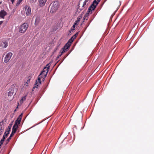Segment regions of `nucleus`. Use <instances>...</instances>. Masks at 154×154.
I'll return each mask as SVG.
<instances>
[{
  "mask_svg": "<svg viewBox=\"0 0 154 154\" xmlns=\"http://www.w3.org/2000/svg\"><path fill=\"white\" fill-rule=\"evenodd\" d=\"M75 25H73V26H72V28L74 29V28L75 27Z\"/></svg>",
  "mask_w": 154,
  "mask_h": 154,
  "instance_id": "obj_39",
  "label": "nucleus"
},
{
  "mask_svg": "<svg viewBox=\"0 0 154 154\" xmlns=\"http://www.w3.org/2000/svg\"><path fill=\"white\" fill-rule=\"evenodd\" d=\"M62 55V54L61 53H60V54L57 56V58H59L61 56V55Z\"/></svg>",
  "mask_w": 154,
  "mask_h": 154,
  "instance_id": "obj_32",
  "label": "nucleus"
},
{
  "mask_svg": "<svg viewBox=\"0 0 154 154\" xmlns=\"http://www.w3.org/2000/svg\"><path fill=\"white\" fill-rule=\"evenodd\" d=\"M82 1V0H80L79 2H81V1Z\"/></svg>",
  "mask_w": 154,
  "mask_h": 154,
  "instance_id": "obj_42",
  "label": "nucleus"
},
{
  "mask_svg": "<svg viewBox=\"0 0 154 154\" xmlns=\"http://www.w3.org/2000/svg\"><path fill=\"white\" fill-rule=\"evenodd\" d=\"M3 144V142L0 141V145H2Z\"/></svg>",
  "mask_w": 154,
  "mask_h": 154,
  "instance_id": "obj_36",
  "label": "nucleus"
},
{
  "mask_svg": "<svg viewBox=\"0 0 154 154\" xmlns=\"http://www.w3.org/2000/svg\"><path fill=\"white\" fill-rule=\"evenodd\" d=\"M26 96L25 95L22 97L21 99L20 100V103L21 104H22L23 102L26 99Z\"/></svg>",
  "mask_w": 154,
  "mask_h": 154,
  "instance_id": "obj_17",
  "label": "nucleus"
},
{
  "mask_svg": "<svg viewBox=\"0 0 154 154\" xmlns=\"http://www.w3.org/2000/svg\"><path fill=\"white\" fill-rule=\"evenodd\" d=\"M12 55L13 54L11 52H10L8 53L6 55L5 57V59L4 60V62L6 63L8 62L11 58Z\"/></svg>",
  "mask_w": 154,
  "mask_h": 154,
  "instance_id": "obj_6",
  "label": "nucleus"
},
{
  "mask_svg": "<svg viewBox=\"0 0 154 154\" xmlns=\"http://www.w3.org/2000/svg\"><path fill=\"white\" fill-rule=\"evenodd\" d=\"M62 49L63 50L61 53L63 54L64 52H65L66 50L63 48H62Z\"/></svg>",
  "mask_w": 154,
  "mask_h": 154,
  "instance_id": "obj_30",
  "label": "nucleus"
},
{
  "mask_svg": "<svg viewBox=\"0 0 154 154\" xmlns=\"http://www.w3.org/2000/svg\"><path fill=\"white\" fill-rule=\"evenodd\" d=\"M4 140L3 139H2L0 141L2 142H3L4 141Z\"/></svg>",
  "mask_w": 154,
  "mask_h": 154,
  "instance_id": "obj_38",
  "label": "nucleus"
},
{
  "mask_svg": "<svg viewBox=\"0 0 154 154\" xmlns=\"http://www.w3.org/2000/svg\"><path fill=\"white\" fill-rule=\"evenodd\" d=\"M2 3V1H0V5Z\"/></svg>",
  "mask_w": 154,
  "mask_h": 154,
  "instance_id": "obj_40",
  "label": "nucleus"
},
{
  "mask_svg": "<svg viewBox=\"0 0 154 154\" xmlns=\"http://www.w3.org/2000/svg\"><path fill=\"white\" fill-rule=\"evenodd\" d=\"M7 13L4 10H2L0 11V17L4 19L5 16L7 15Z\"/></svg>",
  "mask_w": 154,
  "mask_h": 154,
  "instance_id": "obj_11",
  "label": "nucleus"
},
{
  "mask_svg": "<svg viewBox=\"0 0 154 154\" xmlns=\"http://www.w3.org/2000/svg\"><path fill=\"white\" fill-rule=\"evenodd\" d=\"M28 25L27 23H24L20 26L19 28V32L21 33H24L27 29Z\"/></svg>",
  "mask_w": 154,
  "mask_h": 154,
  "instance_id": "obj_5",
  "label": "nucleus"
},
{
  "mask_svg": "<svg viewBox=\"0 0 154 154\" xmlns=\"http://www.w3.org/2000/svg\"><path fill=\"white\" fill-rule=\"evenodd\" d=\"M71 45V44L70 43L68 42L66 44L63 48L66 50L70 47Z\"/></svg>",
  "mask_w": 154,
  "mask_h": 154,
  "instance_id": "obj_16",
  "label": "nucleus"
},
{
  "mask_svg": "<svg viewBox=\"0 0 154 154\" xmlns=\"http://www.w3.org/2000/svg\"><path fill=\"white\" fill-rule=\"evenodd\" d=\"M23 116V113H21L18 117L19 118H20L21 119H22V117Z\"/></svg>",
  "mask_w": 154,
  "mask_h": 154,
  "instance_id": "obj_31",
  "label": "nucleus"
},
{
  "mask_svg": "<svg viewBox=\"0 0 154 154\" xmlns=\"http://www.w3.org/2000/svg\"><path fill=\"white\" fill-rule=\"evenodd\" d=\"M77 23H78L76 21H75V22L74 23V24L73 25H75H75H77Z\"/></svg>",
  "mask_w": 154,
  "mask_h": 154,
  "instance_id": "obj_33",
  "label": "nucleus"
},
{
  "mask_svg": "<svg viewBox=\"0 0 154 154\" xmlns=\"http://www.w3.org/2000/svg\"><path fill=\"white\" fill-rule=\"evenodd\" d=\"M31 77L30 76H29L27 77V82H26V84L27 83V84H28L29 83V81L31 79Z\"/></svg>",
  "mask_w": 154,
  "mask_h": 154,
  "instance_id": "obj_23",
  "label": "nucleus"
},
{
  "mask_svg": "<svg viewBox=\"0 0 154 154\" xmlns=\"http://www.w3.org/2000/svg\"><path fill=\"white\" fill-rule=\"evenodd\" d=\"M82 1V0H80L79 2H81V1Z\"/></svg>",
  "mask_w": 154,
  "mask_h": 154,
  "instance_id": "obj_41",
  "label": "nucleus"
},
{
  "mask_svg": "<svg viewBox=\"0 0 154 154\" xmlns=\"http://www.w3.org/2000/svg\"><path fill=\"white\" fill-rule=\"evenodd\" d=\"M23 0H18L16 3V6H18Z\"/></svg>",
  "mask_w": 154,
  "mask_h": 154,
  "instance_id": "obj_24",
  "label": "nucleus"
},
{
  "mask_svg": "<svg viewBox=\"0 0 154 154\" xmlns=\"http://www.w3.org/2000/svg\"><path fill=\"white\" fill-rule=\"evenodd\" d=\"M5 129L4 123L3 122H0V136L3 133Z\"/></svg>",
  "mask_w": 154,
  "mask_h": 154,
  "instance_id": "obj_8",
  "label": "nucleus"
},
{
  "mask_svg": "<svg viewBox=\"0 0 154 154\" xmlns=\"http://www.w3.org/2000/svg\"><path fill=\"white\" fill-rule=\"evenodd\" d=\"M41 20V18L40 17L37 16L36 17L35 22V26H37L38 25L39 23Z\"/></svg>",
  "mask_w": 154,
  "mask_h": 154,
  "instance_id": "obj_14",
  "label": "nucleus"
},
{
  "mask_svg": "<svg viewBox=\"0 0 154 154\" xmlns=\"http://www.w3.org/2000/svg\"><path fill=\"white\" fill-rule=\"evenodd\" d=\"M36 1L37 0H30V2L32 3H35Z\"/></svg>",
  "mask_w": 154,
  "mask_h": 154,
  "instance_id": "obj_29",
  "label": "nucleus"
},
{
  "mask_svg": "<svg viewBox=\"0 0 154 154\" xmlns=\"http://www.w3.org/2000/svg\"><path fill=\"white\" fill-rule=\"evenodd\" d=\"M10 128H8L7 130L5 132H6V133H8L9 134L10 132Z\"/></svg>",
  "mask_w": 154,
  "mask_h": 154,
  "instance_id": "obj_26",
  "label": "nucleus"
},
{
  "mask_svg": "<svg viewBox=\"0 0 154 154\" xmlns=\"http://www.w3.org/2000/svg\"><path fill=\"white\" fill-rule=\"evenodd\" d=\"M21 119L20 118H18L17 120H16L15 122V125H17L18 126L20 125V122L21 121Z\"/></svg>",
  "mask_w": 154,
  "mask_h": 154,
  "instance_id": "obj_15",
  "label": "nucleus"
},
{
  "mask_svg": "<svg viewBox=\"0 0 154 154\" xmlns=\"http://www.w3.org/2000/svg\"><path fill=\"white\" fill-rule=\"evenodd\" d=\"M13 135H13V134H11L9 138L6 140V144L8 143L9 142L10 140L11 139V137Z\"/></svg>",
  "mask_w": 154,
  "mask_h": 154,
  "instance_id": "obj_20",
  "label": "nucleus"
},
{
  "mask_svg": "<svg viewBox=\"0 0 154 154\" xmlns=\"http://www.w3.org/2000/svg\"><path fill=\"white\" fill-rule=\"evenodd\" d=\"M89 14H91V13H90L89 12H88V11L87 13L85 14V16L83 18H84V20H88V17Z\"/></svg>",
  "mask_w": 154,
  "mask_h": 154,
  "instance_id": "obj_18",
  "label": "nucleus"
},
{
  "mask_svg": "<svg viewBox=\"0 0 154 154\" xmlns=\"http://www.w3.org/2000/svg\"><path fill=\"white\" fill-rule=\"evenodd\" d=\"M11 125H10L9 126H8V128H10V129H11Z\"/></svg>",
  "mask_w": 154,
  "mask_h": 154,
  "instance_id": "obj_35",
  "label": "nucleus"
},
{
  "mask_svg": "<svg viewBox=\"0 0 154 154\" xmlns=\"http://www.w3.org/2000/svg\"><path fill=\"white\" fill-rule=\"evenodd\" d=\"M82 17V15H79L78 17L77 18V20L76 21L78 23H79V21H80V20L81 19V18Z\"/></svg>",
  "mask_w": 154,
  "mask_h": 154,
  "instance_id": "obj_21",
  "label": "nucleus"
},
{
  "mask_svg": "<svg viewBox=\"0 0 154 154\" xmlns=\"http://www.w3.org/2000/svg\"><path fill=\"white\" fill-rule=\"evenodd\" d=\"M74 29H74L72 28V27H71V29L69 30V32L68 34V35L71 34L70 33H71V32Z\"/></svg>",
  "mask_w": 154,
  "mask_h": 154,
  "instance_id": "obj_25",
  "label": "nucleus"
},
{
  "mask_svg": "<svg viewBox=\"0 0 154 154\" xmlns=\"http://www.w3.org/2000/svg\"><path fill=\"white\" fill-rule=\"evenodd\" d=\"M47 0H39V5L40 7L43 6L46 2Z\"/></svg>",
  "mask_w": 154,
  "mask_h": 154,
  "instance_id": "obj_13",
  "label": "nucleus"
},
{
  "mask_svg": "<svg viewBox=\"0 0 154 154\" xmlns=\"http://www.w3.org/2000/svg\"><path fill=\"white\" fill-rule=\"evenodd\" d=\"M8 45V42L5 41L0 42V46L3 48H6Z\"/></svg>",
  "mask_w": 154,
  "mask_h": 154,
  "instance_id": "obj_10",
  "label": "nucleus"
},
{
  "mask_svg": "<svg viewBox=\"0 0 154 154\" xmlns=\"http://www.w3.org/2000/svg\"><path fill=\"white\" fill-rule=\"evenodd\" d=\"M97 5H96L95 3L93 2L88 9V12L91 13V12L95 9Z\"/></svg>",
  "mask_w": 154,
  "mask_h": 154,
  "instance_id": "obj_7",
  "label": "nucleus"
},
{
  "mask_svg": "<svg viewBox=\"0 0 154 154\" xmlns=\"http://www.w3.org/2000/svg\"><path fill=\"white\" fill-rule=\"evenodd\" d=\"M26 14L27 15H29L31 13V9L28 6L25 7Z\"/></svg>",
  "mask_w": 154,
  "mask_h": 154,
  "instance_id": "obj_9",
  "label": "nucleus"
},
{
  "mask_svg": "<svg viewBox=\"0 0 154 154\" xmlns=\"http://www.w3.org/2000/svg\"><path fill=\"white\" fill-rule=\"evenodd\" d=\"M3 21H0V25H1L3 23Z\"/></svg>",
  "mask_w": 154,
  "mask_h": 154,
  "instance_id": "obj_37",
  "label": "nucleus"
},
{
  "mask_svg": "<svg viewBox=\"0 0 154 154\" xmlns=\"http://www.w3.org/2000/svg\"><path fill=\"white\" fill-rule=\"evenodd\" d=\"M101 0H94L93 2L96 4V5H97L98 3L100 2Z\"/></svg>",
  "mask_w": 154,
  "mask_h": 154,
  "instance_id": "obj_22",
  "label": "nucleus"
},
{
  "mask_svg": "<svg viewBox=\"0 0 154 154\" xmlns=\"http://www.w3.org/2000/svg\"><path fill=\"white\" fill-rule=\"evenodd\" d=\"M78 32L76 33L73 36L75 38L78 36Z\"/></svg>",
  "mask_w": 154,
  "mask_h": 154,
  "instance_id": "obj_27",
  "label": "nucleus"
},
{
  "mask_svg": "<svg viewBox=\"0 0 154 154\" xmlns=\"http://www.w3.org/2000/svg\"><path fill=\"white\" fill-rule=\"evenodd\" d=\"M51 9L50 12L53 13L55 12L58 9L59 6V3L58 2L54 1L51 4Z\"/></svg>",
  "mask_w": 154,
  "mask_h": 154,
  "instance_id": "obj_3",
  "label": "nucleus"
},
{
  "mask_svg": "<svg viewBox=\"0 0 154 154\" xmlns=\"http://www.w3.org/2000/svg\"><path fill=\"white\" fill-rule=\"evenodd\" d=\"M75 39V38L74 37L72 36L69 40L68 42H69L71 44Z\"/></svg>",
  "mask_w": 154,
  "mask_h": 154,
  "instance_id": "obj_19",
  "label": "nucleus"
},
{
  "mask_svg": "<svg viewBox=\"0 0 154 154\" xmlns=\"http://www.w3.org/2000/svg\"><path fill=\"white\" fill-rule=\"evenodd\" d=\"M18 89V88L16 84L11 85L9 89V91L8 93V96L10 97L12 96L15 92V94Z\"/></svg>",
  "mask_w": 154,
  "mask_h": 154,
  "instance_id": "obj_2",
  "label": "nucleus"
},
{
  "mask_svg": "<svg viewBox=\"0 0 154 154\" xmlns=\"http://www.w3.org/2000/svg\"><path fill=\"white\" fill-rule=\"evenodd\" d=\"M46 66H48V67H47L46 66L44 68L41 72L38 75V80L36 81L35 85H37V87H36L37 88V86H38V85L41 83V79L42 78H43V79H44L47 76L50 66L49 65V64H48ZM35 87H36L35 86L33 87V88H34Z\"/></svg>",
  "mask_w": 154,
  "mask_h": 154,
  "instance_id": "obj_1",
  "label": "nucleus"
},
{
  "mask_svg": "<svg viewBox=\"0 0 154 154\" xmlns=\"http://www.w3.org/2000/svg\"><path fill=\"white\" fill-rule=\"evenodd\" d=\"M9 133H6V132H5V134H4L5 135V136L6 137H7L8 135L9 134Z\"/></svg>",
  "mask_w": 154,
  "mask_h": 154,
  "instance_id": "obj_28",
  "label": "nucleus"
},
{
  "mask_svg": "<svg viewBox=\"0 0 154 154\" xmlns=\"http://www.w3.org/2000/svg\"><path fill=\"white\" fill-rule=\"evenodd\" d=\"M18 125L14 124L13 128L11 134L14 135V134L16 132L18 128Z\"/></svg>",
  "mask_w": 154,
  "mask_h": 154,
  "instance_id": "obj_12",
  "label": "nucleus"
},
{
  "mask_svg": "<svg viewBox=\"0 0 154 154\" xmlns=\"http://www.w3.org/2000/svg\"><path fill=\"white\" fill-rule=\"evenodd\" d=\"M90 1L91 0H85L82 4H81L80 2H79L78 5V9L80 11H82L85 8H87Z\"/></svg>",
  "mask_w": 154,
  "mask_h": 154,
  "instance_id": "obj_4",
  "label": "nucleus"
},
{
  "mask_svg": "<svg viewBox=\"0 0 154 154\" xmlns=\"http://www.w3.org/2000/svg\"><path fill=\"white\" fill-rule=\"evenodd\" d=\"M5 137H6L5 136V135H3V137H2V139H3V140H5Z\"/></svg>",
  "mask_w": 154,
  "mask_h": 154,
  "instance_id": "obj_34",
  "label": "nucleus"
}]
</instances>
